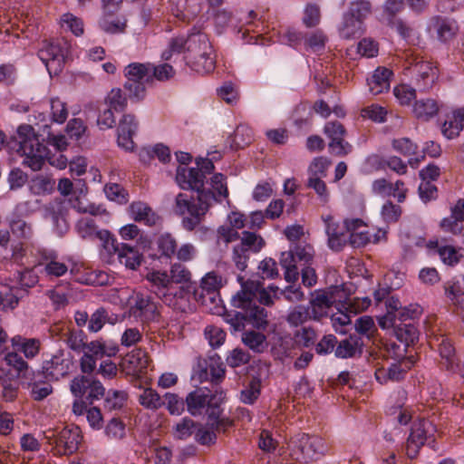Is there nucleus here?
<instances>
[{
    "label": "nucleus",
    "mask_w": 464,
    "mask_h": 464,
    "mask_svg": "<svg viewBox=\"0 0 464 464\" xmlns=\"http://www.w3.org/2000/svg\"><path fill=\"white\" fill-rule=\"evenodd\" d=\"M197 168L179 166L177 169L176 180L182 189H191L197 192V197L187 193H179L173 206L174 212L182 216V227L187 231H193L205 219V216L211 207V200L215 198L211 189L205 188L206 176L211 174L215 166L209 159H197Z\"/></svg>",
    "instance_id": "obj_1"
},
{
    "label": "nucleus",
    "mask_w": 464,
    "mask_h": 464,
    "mask_svg": "<svg viewBox=\"0 0 464 464\" xmlns=\"http://www.w3.org/2000/svg\"><path fill=\"white\" fill-rule=\"evenodd\" d=\"M241 286V290L231 299L232 306L241 309V311L227 312L224 314L225 322L235 332L244 330L246 324H250L257 329H265L268 324L267 312L264 307L253 303L255 291L258 290L260 285L248 282L242 283Z\"/></svg>",
    "instance_id": "obj_2"
},
{
    "label": "nucleus",
    "mask_w": 464,
    "mask_h": 464,
    "mask_svg": "<svg viewBox=\"0 0 464 464\" xmlns=\"http://www.w3.org/2000/svg\"><path fill=\"white\" fill-rule=\"evenodd\" d=\"M224 400L225 392L222 390L216 388L212 391L207 387H198L186 396V408L190 415H206L213 425L221 428L229 423V419L222 416L221 404Z\"/></svg>",
    "instance_id": "obj_3"
},
{
    "label": "nucleus",
    "mask_w": 464,
    "mask_h": 464,
    "mask_svg": "<svg viewBox=\"0 0 464 464\" xmlns=\"http://www.w3.org/2000/svg\"><path fill=\"white\" fill-rule=\"evenodd\" d=\"M70 391L77 398L72 403V412L78 416L87 413L88 406L105 394V388L99 380L84 374L71 381Z\"/></svg>",
    "instance_id": "obj_4"
},
{
    "label": "nucleus",
    "mask_w": 464,
    "mask_h": 464,
    "mask_svg": "<svg viewBox=\"0 0 464 464\" xmlns=\"http://www.w3.org/2000/svg\"><path fill=\"white\" fill-rule=\"evenodd\" d=\"M186 64L198 73H208L215 68L212 46L205 34H193L188 37Z\"/></svg>",
    "instance_id": "obj_5"
},
{
    "label": "nucleus",
    "mask_w": 464,
    "mask_h": 464,
    "mask_svg": "<svg viewBox=\"0 0 464 464\" xmlns=\"http://www.w3.org/2000/svg\"><path fill=\"white\" fill-rule=\"evenodd\" d=\"M19 148L17 152L24 157L22 164L33 171L42 169L45 162L48 149L40 142L31 125H21L17 130Z\"/></svg>",
    "instance_id": "obj_6"
},
{
    "label": "nucleus",
    "mask_w": 464,
    "mask_h": 464,
    "mask_svg": "<svg viewBox=\"0 0 464 464\" xmlns=\"http://www.w3.org/2000/svg\"><path fill=\"white\" fill-rule=\"evenodd\" d=\"M44 438L50 445L54 444L53 450L60 456L76 452L83 440L81 429L75 425H68L61 430H47L44 432Z\"/></svg>",
    "instance_id": "obj_7"
},
{
    "label": "nucleus",
    "mask_w": 464,
    "mask_h": 464,
    "mask_svg": "<svg viewBox=\"0 0 464 464\" xmlns=\"http://www.w3.org/2000/svg\"><path fill=\"white\" fill-rule=\"evenodd\" d=\"M288 448L296 459L313 460L318 455H324L327 447L322 438L298 433L291 437Z\"/></svg>",
    "instance_id": "obj_8"
},
{
    "label": "nucleus",
    "mask_w": 464,
    "mask_h": 464,
    "mask_svg": "<svg viewBox=\"0 0 464 464\" xmlns=\"http://www.w3.org/2000/svg\"><path fill=\"white\" fill-rule=\"evenodd\" d=\"M127 81L124 89L129 92L130 99L140 101L146 94L145 82H152L150 64L133 63L125 68Z\"/></svg>",
    "instance_id": "obj_9"
},
{
    "label": "nucleus",
    "mask_w": 464,
    "mask_h": 464,
    "mask_svg": "<svg viewBox=\"0 0 464 464\" xmlns=\"http://www.w3.org/2000/svg\"><path fill=\"white\" fill-rule=\"evenodd\" d=\"M68 54V43L63 39L44 40L38 56L51 73L61 72Z\"/></svg>",
    "instance_id": "obj_10"
},
{
    "label": "nucleus",
    "mask_w": 464,
    "mask_h": 464,
    "mask_svg": "<svg viewBox=\"0 0 464 464\" xmlns=\"http://www.w3.org/2000/svg\"><path fill=\"white\" fill-rule=\"evenodd\" d=\"M343 295V290L339 286H332L326 290H316L312 295L308 306L311 312V317L314 320H321L328 315V309L335 303L341 302Z\"/></svg>",
    "instance_id": "obj_11"
},
{
    "label": "nucleus",
    "mask_w": 464,
    "mask_h": 464,
    "mask_svg": "<svg viewBox=\"0 0 464 464\" xmlns=\"http://www.w3.org/2000/svg\"><path fill=\"white\" fill-rule=\"evenodd\" d=\"M72 365V357L64 350L58 349L43 362L42 372L49 381H59L69 374Z\"/></svg>",
    "instance_id": "obj_12"
},
{
    "label": "nucleus",
    "mask_w": 464,
    "mask_h": 464,
    "mask_svg": "<svg viewBox=\"0 0 464 464\" xmlns=\"http://www.w3.org/2000/svg\"><path fill=\"white\" fill-rule=\"evenodd\" d=\"M409 63V69L414 75L419 89L422 91L430 89L439 77L438 68L432 63L418 57L412 58Z\"/></svg>",
    "instance_id": "obj_13"
},
{
    "label": "nucleus",
    "mask_w": 464,
    "mask_h": 464,
    "mask_svg": "<svg viewBox=\"0 0 464 464\" xmlns=\"http://www.w3.org/2000/svg\"><path fill=\"white\" fill-rule=\"evenodd\" d=\"M433 430L431 423L427 420H420L414 422L406 442V454L410 459H415L420 449L430 438L429 433Z\"/></svg>",
    "instance_id": "obj_14"
},
{
    "label": "nucleus",
    "mask_w": 464,
    "mask_h": 464,
    "mask_svg": "<svg viewBox=\"0 0 464 464\" xmlns=\"http://www.w3.org/2000/svg\"><path fill=\"white\" fill-rule=\"evenodd\" d=\"M133 302L131 312L134 316L140 317L144 322L160 321L159 305L150 296L138 293L134 296Z\"/></svg>",
    "instance_id": "obj_15"
},
{
    "label": "nucleus",
    "mask_w": 464,
    "mask_h": 464,
    "mask_svg": "<svg viewBox=\"0 0 464 464\" xmlns=\"http://www.w3.org/2000/svg\"><path fill=\"white\" fill-rule=\"evenodd\" d=\"M169 279L171 284H184L185 285L180 287V291L176 294L180 298H184L188 294L192 293L194 296H197L198 290L195 283L191 282L190 271L181 263H174L170 266Z\"/></svg>",
    "instance_id": "obj_16"
},
{
    "label": "nucleus",
    "mask_w": 464,
    "mask_h": 464,
    "mask_svg": "<svg viewBox=\"0 0 464 464\" xmlns=\"http://www.w3.org/2000/svg\"><path fill=\"white\" fill-rule=\"evenodd\" d=\"M138 130V121L133 114H123L118 126V145L125 150H133V136Z\"/></svg>",
    "instance_id": "obj_17"
},
{
    "label": "nucleus",
    "mask_w": 464,
    "mask_h": 464,
    "mask_svg": "<svg viewBox=\"0 0 464 464\" xmlns=\"http://www.w3.org/2000/svg\"><path fill=\"white\" fill-rule=\"evenodd\" d=\"M200 372L198 378L201 382L210 381L212 384L217 385L225 378V367L218 354L210 356L208 361H204V366L198 364Z\"/></svg>",
    "instance_id": "obj_18"
},
{
    "label": "nucleus",
    "mask_w": 464,
    "mask_h": 464,
    "mask_svg": "<svg viewBox=\"0 0 464 464\" xmlns=\"http://www.w3.org/2000/svg\"><path fill=\"white\" fill-rule=\"evenodd\" d=\"M131 218L148 227H156L161 223V218L147 203L134 201L129 207Z\"/></svg>",
    "instance_id": "obj_19"
},
{
    "label": "nucleus",
    "mask_w": 464,
    "mask_h": 464,
    "mask_svg": "<svg viewBox=\"0 0 464 464\" xmlns=\"http://www.w3.org/2000/svg\"><path fill=\"white\" fill-rule=\"evenodd\" d=\"M363 342L360 335L350 334L348 337L338 341L334 350L337 358L347 359L361 356L362 353Z\"/></svg>",
    "instance_id": "obj_20"
},
{
    "label": "nucleus",
    "mask_w": 464,
    "mask_h": 464,
    "mask_svg": "<svg viewBox=\"0 0 464 464\" xmlns=\"http://www.w3.org/2000/svg\"><path fill=\"white\" fill-rule=\"evenodd\" d=\"M155 244L157 248H150V252L148 254L149 257L151 259L161 260L165 258L166 260H169L175 255L178 246L177 240L169 233L160 235Z\"/></svg>",
    "instance_id": "obj_21"
},
{
    "label": "nucleus",
    "mask_w": 464,
    "mask_h": 464,
    "mask_svg": "<svg viewBox=\"0 0 464 464\" xmlns=\"http://www.w3.org/2000/svg\"><path fill=\"white\" fill-rule=\"evenodd\" d=\"M208 420L206 424L198 423L194 439L195 440L203 446H211L214 445L217 441V432L223 431L232 425V421L229 420V423L222 426L221 428H217V426L213 425Z\"/></svg>",
    "instance_id": "obj_22"
},
{
    "label": "nucleus",
    "mask_w": 464,
    "mask_h": 464,
    "mask_svg": "<svg viewBox=\"0 0 464 464\" xmlns=\"http://www.w3.org/2000/svg\"><path fill=\"white\" fill-rule=\"evenodd\" d=\"M17 289L7 285H0V307L5 311L14 309L19 303ZM7 341V334L0 327V347Z\"/></svg>",
    "instance_id": "obj_23"
},
{
    "label": "nucleus",
    "mask_w": 464,
    "mask_h": 464,
    "mask_svg": "<svg viewBox=\"0 0 464 464\" xmlns=\"http://www.w3.org/2000/svg\"><path fill=\"white\" fill-rule=\"evenodd\" d=\"M464 221V199H459L451 208L450 217L444 218L440 222V227L446 232L459 234L462 231L459 223Z\"/></svg>",
    "instance_id": "obj_24"
},
{
    "label": "nucleus",
    "mask_w": 464,
    "mask_h": 464,
    "mask_svg": "<svg viewBox=\"0 0 464 464\" xmlns=\"http://www.w3.org/2000/svg\"><path fill=\"white\" fill-rule=\"evenodd\" d=\"M392 72L384 67L377 68L368 79L369 91L373 95L381 94L390 89V79Z\"/></svg>",
    "instance_id": "obj_25"
},
{
    "label": "nucleus",
    "mask_w": 464,
    "mask_h": 464,
    "mask_svg": "<svg viewBox=\"0 0 464 464\" xmlns=\"http://www.w3.org/2000/svg\"><path fill=\"white\" fill-rule=\"evenodd\" d=\"M221 286V277L218 276L216 273L210 272L208 273L200 282L199 289L198 290L197 296H194L195 299L198 302L204 304L206 302L205 295L203 292H206L208 295H209V299H214V295Z\"/></svg>",
    "instance_id": "obj_26"
},
{
    "label": "nucleus",
    "mask_w": 464,
    "mask_h": 464,
    "mask_svg": "<svg viewBox=\"0 0 464 464\" xmlns=\"http://www.w3.org/2000/svg\"><path fill=\"white\" fill-rule=\"evenodd\" d=\"M119 262L130 270H136L140 266L143 256L138 249L126 243H121L120 251L117 254Z\"/></svg>",
    "instance_id": "obj_27"
},
{
    "label": "nucleus",
    "mask_w": 464,
    "mask_h": 464,
    "mask_svg": "<svg viewBox=\"0 0 464 464\" xmlns=\"http://www.w3.org/2000/svg\"><path fill=\"white\" fill-rule=\"evenodd\" d=\"M146 278L151 283L152 291L160 297L167 296V292L171 285L169 274L166 271H152L147 274Z\"/></svg>",
    "instance_id": "obj_28"
},
{
    "label": "nucleus",
    "mask_w": 464,
    "mask_h": 464,
    "mask_svg": "<svg viewBox=\"0 0 464 464\" xmlns=\"http://www.w3.org/2000/svg\"><path fill=\"white\" fill-rule=\"evenodd\" d=\"M265 240L259 235L254 232L243 231L240 243L237 245V251H244L250 255V253H258L265 246Z\"/></svg>",
    "instance_id": "obj_29"
},
{
    "label": "nucleus",
    "mask_w": 464,
    "mask_h": 464,
    "mask_svg": "<svg viewBox=\"0 0 464 464\" xmlns=\"http://www.w3.org/2000/svg\"><path fill=\"white\" fill-rule=\"evenodd\" d=\"M362 20L351 16L349 14L344 13L343 17V24L340 27V34L344 39L356 38L363 33Z\"/></svg>",
    "instance_id": "obj_30"
},
{
    "label": "nucleus",
    "mask_w": 464,
    "mask_h": 464,
    "mask_svg": "<svg viewBox=\"0 0 464 464\" xmlns=\"http://www.w3.org/2000/svg\"><path fill=\"white\" fill-rule=\"evenodd\" d=\"M12 344L17 352H21L27 359L34 358L40 351L41 343L35 338H24L15 336L12 339Z\"/></svg>",
    "instance_id": "obj_31"
},
{
    "label": "nucleus",
    "mask_w": 464,
    "mask_h": 464,
    "mask_svg": "<svg viewBox=\"0 0 464 464\" xmlns=\"http://www.w3.org/2000/svg\"><path fill=\"white\" fill-rule=\"evenodd\" d=\"M407 370L401 367V362L392 363L387 369L382 368L375 372L376 380L382 383L400 382L404 379Z\"/></svg>",
    "instance_id": "obj_32"
},
{
    "label": "nucleus",
    "mask_w": 464,
    "mask_h": 464,
    "mask_svg": "<svg viewBox=\"0 0 464 464\" xmlns=\"http://www.w3.org/2000/svg\"><path fill=\"white\" fill-rule=\"evenodd\" d=\"M392 327L397 339L407 346L419 339V331L412 322L396 324Z\"/></svg>",
    "instance_id": "obj_33"
},
{
    "label": "nucleus",
    "mask_w": 464,
    "mask_h": 464,
    "mask_svg": "<svg viewBox=\"0 0 464 464\" xmlns=\"http://www.w3.org/2000/svg\"><path fill=\"white\" fill-rule=\"evenodd\" d=\"M440 110L438 102L433 99L416 101L413 107V113L419 120L429 121L434 117Z\"/></svg>",
    "instance_id": "obj_34"
},
{
    "label": "nucleus",
    "mask_w": 464,
    "mask_h": 464,
    "mask_svg": "<svg viewBox=\"0 0 464 464\" xmlns=\"http://www.w3.org/2000/svg\"><path fill=\"white\" fill-rule=\"evenodd\" d=\"M55 181L51 177L37 175L31 179L28 184L29 190L35 196L51 194L54 189Z\"/></svg>",
    "instance_id": "obj_35"
},
{
    "label": "nucleus",
    "mask_w": 464,
    "mask_h": 464,
    "mask_svg": "<svg viewBox=\"0 0 464 464\" xmlns=\"http://www.w3.org/2000/svg\"><path fill=\"white\" fill-rule=\"evenodd\" d=\"M280 265L285 269V279L288 283H295L299 277V271L291 249L282 252Z\"/></svg>",
    "instance_id": "obj_36"
},
{
    "label": "nucleus",
    "mask_w": 464,
    "mask_h": 464,
    "mask_svg": "<svg viewBox=\"0 0 464 464\" xmlns=\"http://www.w3.org/2000/svg\"><path fill=\"white\" fill-rule=\"evenodd\" d=\"M79 237L84 240L93 241L99 237V229L92 218H82L75 225Z\"/></svg>",
    "instance_id": "obj_37"
},
{
    "label": "nucleus",
    "mask_w": 464,
    "mask_h": 464,
    "mask_svg": "<svg viewBox=\"0 0 464 464\" xmlns=\"http://www.w3.org/2000/svg\"><path fill=\"white\" fill-rule=\"evenodd\" d=\"M438 350L442 359L441 365L447 370H452L456 362V357L455 348L451 342L448 338L441 336L440 342L438 344Z\"/></svg>",
    "instance_id": "obj_38"
},
{
    "label": "nucleus",
    "mask_w": 464,
    "mask_h": 464,
    "mask_svg": "<svg viewBox=\"0 0 464 464\" xmlns=\"http://www.w3.org/2000/svg\"><path fill=\"white\" fill-rule=\"evenodd\" d=\"M104 396L103 407L108 411L121 410L128 398L127 392L118 390H109Z\"/></svg>",
    "instance_id": "obj_39"
},
{
    "label": "nucleus",
    "mask_w": 464,
    "mask_h": 464,
    "mask_svg": "<svg viewBox=\"0 0 464 464\" xmlns=\"http://www.w3.org/2000/svg\"><path fill=\"white\" fill-rule=\"evenodd\" d=\"M266 337L256 331H246L242 335L243 343L256 353H262L266 346Z\"/></svg>",
    "instance_id": "obj_40"
},
{
    "label": "nucleus",
    "mask_w": 464,
    "mask_h": 464,
    "mask_svg": "<svg viewBox=\"0 0 464 464\" xmlns=\"http://www.w3.org/2000/svg\"><path fill=\"white\" fill-rule=\"evenodd\" d=\"M372 12V5L370 0H353L349 4L347 14L364 21Z\"/></svg>",
    "instance_id": "obj_41"
},
{
    "label": "nucleus",
    "mask_w": 464,
    "mask_h": 464,
    "mask_svg": "<svg viewBox=\"0 0 464 464\" xmlns=\"http://www.w3.org/2000/svg\"><path fill=\"white\" fill-rule=\"evenodd\" d=\"M211 192L214 194L215 198L211 200L213 202H221V198H227L228 197V188L227 184V177L222 173H216L211 178Z\"/></svg>",
    "instance_id": "obj_42"
},
{
    "label": "nucleus",
    "mask_w": 464,
    "mask_h": 464,
    "mask_svg": "<svg viewBox=\"0 0 464 464\" xmlns=\"http://www.w3.org/2000/svg\"><path fill=\"white\" fill-rule=\"evenodd\" d=\"M253 140V130L246 125H238L234 131L232 146L236 150L243 149Z\"/></svg>",
    "instance_id": "obj_43"
},
{
    "label": "nucleus",
    "mask_w": 464,
    "mask_h": 464,
    "mask_svg": "<svg viewBox=\"0 0 464 464\" xmlns=\"http://www.w3.org/2000/svg\"><path fill=\"white\" fill-rule=\"evenodd\" d=\"M438 38L441 42H449L454 38L458 32V26L455 22L449 19H440L436 24Z\"/></svg>",
    "instance_id": "obj_44"
},
{
    "label": "nucleus",
    "mask_w": 464,
    "mask_h": 464,
    "mask_svg": "<svg viewBox=\"0 0 464 464\" xmlns=\"http://www.w3.org/2000/svg\"><path fill=\"white\" fill-rule=\"evenodd\" d=\"M430 249H435L443 263L453 266L459 262V256L456 249L450 246H440L438 242L430 241L429 243Z\"/></svg>",
    "instance_id": "obj_45"
},
{
    "label": "nucleus",
    "mask_w": 464,
    "mask_h": 464,
    "mask_svg": "<svg viewBox=\"0 0 464 464\" xmlns=\"http://www.w3.org/2000/svg\"><path fill=\"white\" fill-rule=\"evenodd\" d=\"M330 165L331 160L326 157L320 156L314 158L307 169L308 178H326Z\"/></svg>",
    "instance_id": "obj_46"
},
{
    "label": "nucleus",
    "mask_w": 464,
    "mask_h": 464,
    "mask_svg": "<svg viewBox=\"0 0 464 464\" xmlns=\"http://www.w3.org/2000/svg\"><path fill=\"white\" fill-rule=\"evenodd\" d=\"M140 403L147 409L157 410L163 406V400L159 393L151 389H144L139 396Z\"/></svg>",
    "instance_id": "obj_47"
},
{
    "label": "nucleus",
    "mask_w": 464,
    "mask_h": 464,
    "mask_svg": "<svg viewBox=\"0 0 464 464\" xmlns=\"http://www.w3.org/2000/svg\"><path fill=\"white\" fill-rule=\"evenodd\" d=\"M102 248L109 256L117 255L121 249V243H119L113 235L107 229H100L98 238Z\"/></svg>",
    "instance_id": "obj_48"
},
{
    "label": "nucleus",
    "mask_w": 464,
    "mask_h": 464,
    "mask_svg": "<svg viewBox=\"0 0 464 464\" xmlns=\"http://www.w3.org/2000/svg\"><path fill=\"white\" fill-rule=\"evenodd\" d=\"M104 102L115 111H122L127 107V98L119 88L112 89L105 97Z\"/></svg>",
    "instance_id": "obj_49"
},
{
    "label": "nucleus",
    "mask_w": 464,
    "mask_h": 464,
    "mask_svg": "<svg viewBox=\"0 0 464 464\" xmlns=\"http://www.w3.org/2000/svg\"><path fill=\"white\" fill-rule=\"evenodd\" d=\"M420 308L419 305H410L409 307H401L392 316L394 320L389 322L392 325L400 323L412 322L413 319L420 314Z\"/></svg>",
    "instance_id": "obj_50"
},
{
    "label": "nucleus",
    "mask_w": 464,
    "mask_h": 464,
    "mask_svg": "<svg viewBox=\"0 0 464 464\" xmlns=\"http://www.w3.org/2000/svg\"><path fill=\"white\" fill-rule=\"evenodd\" d=\"M163 405L166 406L169 412L172 415L181 414L186 407V399L183 400L176 393L167 392L164 395Z\"/></svg>",
    "instance_id": "obj_51"
},
{
    "label": "nucleus",
    "mask_w": 464,
    "mask_h": 464,
    "mask_svg": "<svg viewBox=\"0 0 464 464\" xmlns=\"http://www.w3.org/2000/svg\"><path fill=\"white\" fill-rule=\"evenodd\" d=\"M290 249L296 263H303V266L309 265L314 258V250L310 245L295 244Z\"/></svg>",
    "instance_id": "obj_52"
},
{
    "label": "nucleus",
    "mask_w": 464,
    "mask_h": 464,
    "mask_svg": "<svg viewBox=\"0 0 464 464\" xmlns=\"http://www.w3.org/2000/svg\"><path fill=\"white\" fill-rule=\"evenodd\" d=\"M140 156L142 160H145L146 157L150 159L156 156L162 163L169 162L171 158L170 150L163 144H157L152 149H144Z\"/></svg>",
    "instance_id": "obj_53"
},
{
    "label": "nucleus",
    "mask_w": 464,
    "mask_h": 464,
    "mask_svg": "<svg viewBox=\"0 0 464 464\" xmlns=\"http://www.w3.org/2000/svg\"><path fill=\"white\" fill-rule=\"evenodd\" d=\"M86 334L82 330L70 329L66 334V343L68 346L75 351L82 352L86 346Z\"/></svg>",
    "instance_id": "obj_54"
},
{
    "label": "nucleus",
    "mask_w": 464,
    "mask_h": 464,
    "mask_svg": "<svg viewBox=\"0 0 464 464\" xmlns=\"http://www.w3.org/2000/svg\"><path fill=\"white\" fill-rule=\"evenodd\" d=\"M311 317L310 308L304 305L295 306L287 315L286 321L292 326H298Z\"/></svg>",
    "instance_id": "obj_55"
},
{
    "label": "nucleus",
    "mask_w": 464,
    "mask_h": 464,
    "mask_svg": "<svg viewBox=\"0 0 464 464\" xmlns=\"http://www.w3.org/2000/svg\"><path fill=\"white\" fill-rule=\"evenodd\" d=\"M406 7V0H385L382 5V16L385 20L398 17Z\"/></svg>",
    "instance_id": "obj_56"
},
{
    "label": "nucleus",
    "mask_w": 464,
    "mask_h": 464,
    "mask_svg": "<svg viewBox=\"0 0 464 464\" xmlns=\"http://www.w3.org/2000/svg\"><path fill=\"white\" fill-rule=\"evenodd\" d=\"M104 192L110 200L116 201L119 204H126L129 200L127 190L117 183L107 184Z\"/></svg>",
    "instance_id": "obj_57"
},
{
    "label": "nucleus",
    "mask_w": 464,
    "mask_h": 464,
    "mask_svg": "<svg viewBox=\"0 0 464 464\" xmlns=\"http://www.w3.org/2000/svg\"><path fill=\"white\" fill-rule=\"evenodd\" d=\"M260 395V381L252 379L248 385L241 391L240 400L246 404H253Z\"/></svg>",
    "instance_id": "obj_58"
},
{
    "label": "nucleus",
    "mask_w": 464,
    "mask_h": 464,
    "mask_svg": "<svg viewBox=\"0 0 464 464\" xmlns=\"http://www.w3.org/2000/svg\"><path fill=\"white\" fill-rule=\"evenodd\" d=\"M198 422L189 418H184L175 426L176 436L179 440H186L192 434L195 435Z\"/></svg>",
    "instance_id": "obj_59"
},
{
    "label": "nucleus",
    "mask_w": 464,
    "mask_h": 464,
    "mask_svg": "<svg viewBox=\"0 0 464 464\" xmlns=\"http://www.w3.org/2000/svg\"><path fill=\"white\" fill-rule=\"evenodd\" d=\"M51 116L53 121L63 123L68 117L66 103L59 98L51 99Z\"/></svg>",
    "instance_id": "obj_60"
},
{
    "label": "nucleus",
    "mask_w": 464,
    "mask_h": 464,
    "mask_svg": "<svg viewBox=\"0 0 464 464\" xmlns=\"http://www.w3.org/2000/svg\"><path fill=\"white\" fill-rule=\"evenodd\" d=\"M188 38L185 39L183 36L171 38L168 49L162 53V59L165 61L170 60L174 53H180L183 51L187 52Z\"/></svg>",
    "instance_id": "obj_61"
},
{
    "label": "nucleus",
    "mask_w": 464,
    "mask_h": 464,
    "mask_svg": "<svg viewBox=\"0 0 464 464\" xmlns=\"http://www.w3.org/2000/svg\"><path fill=\"white\" fill-rule=\"evenodd\" d=\"M328 148L331 154L338 157H344L353 150L352 144L345 140V137L335 138L334 140H330Z\"/></svg>",
    "instance_id": "obj_62"
},
{
    "label": "nucleus",
    "mask_w": 464,
    "mask_h": 464,
    "mask_svg": "<svg viewBox=\"0 0 464 464\" xmlns=\"http://www.w3.org/2000/svg\"><path fill=\"white\" fill-rule=\"evenodd\" d=\"M99 26L107 34H121L125 31L126 21H121L119 19L110 20L109 17L105 14L100 20Z\"/></svg>",
    "instance_id": "obj_63"
},
{
    "label": "nucleus",
    "mask_w": 464,
    "mask_h": 464,
    "mask_svg": "<svg viewBox=\"0 0 464 464\" xmlns=\"http://www.w3.org/2000/svg\"><path fill=\"white\" fill-rule=\"evenodd\" d=\"M7 182L11 190L19 189L28 182V175L21 169L14 168L9 172Z\"/></svg>",
    "instance_id": "obj_64"
}]
</instances>
